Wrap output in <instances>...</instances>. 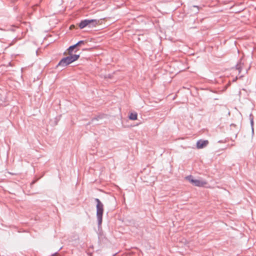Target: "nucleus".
Returning <instances> with one entry per match:
<instances>
[{"label":"nucleus","mask_w":256,"mask_h":256,"mask_svg":"<svg viewBox=\"0 0 256 256\" xmlns=\"http://www.w3.org/2000/svg\"><path fill=\"white\" fill-rule=\"evenodd\" d=\"M128 118L130 120H137L138 118V114L136 112H131Z\"/></svg>","instance_id":"7"},{"label":"nucleus","mask_w":256,"mask_h":256,"mask_svg":"<svg viewBox=\"0 0 256 256\" xmlns=\"http://www.w3.org/2000/svg\"><path fill=\"white\" fill-rule=\"evenodd\" d=\"M205 184H206V182L196 179L194 180V183L193 184L194 186L200 187L203 186Z\"/></svg>","instance_id":"6"},{"label":"nucleus","mask_w":256,"mask_h":256,"mask_svg":"<svg viewBox=\"0 0 256 256\" xmlns=\"http://www.w3.org/2000/svg\"><path fill=\"white\" fill-rule=\"evenodd\" d=\"M231 146H234V144H231Z\"/></svg>","instance_id":"19"},{"label":"nucleus","mask_w":256,"mask_h":256,"mask_svg":"<svg viewBox=\"0 0 256 256\" xmlns=\"http://www.w3.org/2000/svg\"><path fill=\"white\" fill-rule=\"evenodd\" d=\"M238 79L237 77H236V78L233 80L234 82L236 81Z\"/></svg>","instance_id":"15"},{"label":"nucleus","mask_w":256,"mask_h":256,"mask_svg":"<svg viewBox=\"0 0 256 256\" xmlns=\"http://www.w3.org/2000/svg\"><path fill=\"white\" fill-rule=\"evenodd\" d=\"M237 134H238L237 133H236V134H234V135H235V136H234V139H236V137H237Z\"/></svg>","instance_id":"14"},{"label":"nucleus","mask_w":256,"mask_h":256,"mask_svg":"<svg viewBox=\"0 0 256 256\" xmlns=\"http://www.w3.org/2000/svg\"><path fill=\"white\" fill-rule=\"evenodd\" d=\"M78 49L76 50L74 52H76L78 51Z\"/></svg>","instance_id":"16"},{"label":"nucleus","mask_w":256,"mask_h":256,"mask_svg":"<svg viewBox=\"0 0 256 256\" xmlns=\"http://www.w3.org/2000/svg\"><path fill=\"white\" fill-rule=\"evenodd\" d=\"M54 254H52L51 256H54Z\"/></svg>","instance_id":"18"},{"label":"nucleus","mask_w":256,"mask_h":256,"mask_svg":"<svg viewBox=\"0 0 256 256\" xmlns=\"http://www.w3.org/2000/svg\"><path fill=\"white\" fill-rule=\"evenodd\" d=\"M244 65V63L242 62V60H240L238 62L236 66V68L238 70L239 73L241 72L242 70V66Z\"/></svg>","instance_id":"8"},{"label":"nucleus","mask_w":256,"mask_h":256,"mask_svg":"<svg viewBox=\"0 0 256 256\" xmlns=\"http://www.w3.org/2000/svg\"><path fill=\"white\" fill-rule=\"evenodd\" d=\"M186 180H188L192 184L194 183V180H196L194 178V176H192V175H190V176H186Z\"/></svg>","instance_id":"9"},{"label":"nucleus","mask_w":256,"mask_h":256,"mask_svg":"<svg viewBox=\"0 0 256 256\" xmlns=\"http://www.w3.org/2000/svg\"><path fill=\"white\" fill-rule=\"evenodd\" d=\"M231 127H235L236 126V125L235 124H230Z\"/></svg>","instance_id":"12"},{"label":"nucleus","mask_w":256,"mask_h":256,"mask_svg":"<svg viewBox=\"0 0 256 256\" xmlns=\"http://www.w3.org/2000/svg\"><path fill=\"white\" fill-rule=\"evenodd\" d=\"M208 140H200L196 142V148L201 149L205 148L208 144Z\"/></svg>","instance_id":"5"},{"label":"nucleus","mask_w":256,"mask_h":256,"mask_svg":"<svg viewBox=\"0 0 256 256\" xmlns=\"http://www.w3.org/2000/svg\"><path fill=\"white\" fill-rule=\"evenodd\" d=\"M68 54L69 56L64 57L61 59V60L56 65V68H58L59 66L62 68L65 67L68 65L72 64V62L77 60L80 56V54H73L72 53Z\"/></svg>","instance_id":"1"},{"label":"nucleus","mask_w":256,"mask_h":256,"mask_svg":"<svg viewBox=\"0 0 256 256\" xmlns=\"http://www.w3.org/2000/svg\"><path fill=\"white\" fill-rule=\"evenodd\" d=\"M102 118H103V116H101V115H99L96 116H95L92 119L91 123L94 122L96 120L98 121L100 119H102ZM90 124V122H89L88 124Z\"/></svg>","instance_id":"10"},{"label":"nucleus","mask_w":256,"mask_h":256,"mask_svg":"<svg viewBox=\"0 0 256 256\" xmlns=\"http://www.w3.org/2000/svg\"><path fill=\"white\" fill-rule=\"evenodd\" d=\"M36 182V180H33V181L31 182L30 184H34Z\"/></svg>","instance_id":"13"},{"label":"nucleus","mask_w":256,"mask_h":256,"mask_svg":"<svg viewBox=\"0 0 256 256\" xmlns=\"http://www.w3.org/2000/svg\"><path fill=\"white\" fill-rule=\"evenodd\" d=\"M94 200L96 202V217L98 222V226L99 227L102 223V216L104 212V205L100 200L96 198Z\"/></svg>","instance_id":"2"},{"label":"nucleus","mask_w":256,"mask_h":256,"mask_svg":"<svg viewBox=\"0 0 256 256\" xmlns=\"http://www.w3.org/2000/svg\"><path fill=\"white\" fill-rule=\"evenodd\" d=\"M86 42L84 40H80L76 44L70 46L67 49L68 54H71L74 52V50L76 49L78 46H80L81 45L84 44Z\"/></svg>","instance_id":"4"},{"label":"nucleus","mask_w":256,"mask_h":256,"mask_svg":"<svg viewBox=\"0 0 256 256\" xmlns=\"http://www.w3.org/2000/svg\"><path fill=\"white\" fill-rule=\"evenodd\" d=\"M97 24L98 21L96 20L85 19L81 20L78 24V26L80 29H82L87 26H88L89 28L96 26Z\"/></svg>","instance_id":"3"},{"label":"nucleus","mask_w":256,"mask_h":256,"mask_svg":"<svg viewBox=\"0 0 256 256\" xmlns=\"http://www.w3.org/2000/svg\"><path fill=\"white\" fill-rule=\"evenodd\" d=\"M194 6V8H198V6Z\"/></svg>","instance_id":"17"},{"label":"nucleus","mask_w":256,"mask_h":256,"mask_svg":"<svg viewBox=\"0 0 256 256\" xmlns=\"http://www.w3.org/2000/svg\"><path fill=\"white\" fill-rule=\"evenodd\" d=\"M250 126L252 128V132L254 133V118L252 114H250Z\"/></svg>","instance_id":"11"}]
</instances>
